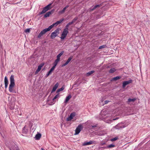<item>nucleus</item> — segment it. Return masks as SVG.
I'll use <instances>...</instances> for the list:
<instances>
[{"mask_svg": "<svg viewBox=\"0 0 150 150\" xmlns=\"http://www.w3.org/2000/svg\"><path fill=\"white\" fill-rule=\"evenodd\" d=\"M106 47V45H103L101 46H100L99 47V49H101L105 48Z\"/></svg>", "mask_w": 150, "mask_h": 150, "instance_id": "nucleus-34", "label": "nucleus"}, {"mask_svg": "<svg viewBox=\"0 0 150 150\" xmlns=\"http://www.w3.org/2000/svg\"><path fill=\"white\" fill-rule=\"evenodd\" d=\"M73 58V57L71 56L70 57H69L67 61H66V62L64 64H62V67H64L67 65L70 61Z\"/></svg>", "mask_w": 150, "mask_h": 150, "instance_id": "nucleus-11", "label": "nucleus"}, {"mask_svg": "<svg viewBox=\"0 0 150 150\" xmlns=\"http://www.w3.org/2000/svg\"><path fill=\"white\" fill-rule=\"evenodd\" d=\"M96 142L95 141H90L89 142H84L83 144V146H86L87 145H91V144H95Z\"/></svg>", "mask_w": 150, "mask_h": 150, "instance_id": "nucleus-9", "label": "nucleus"}, {"mask_svg": "<svg viewBox=\"0 0 150 150\" xmlns=\"http://www.w3.org/2000/svg\"><path fill=\"white\" fill-rule=\"evenodd\" d=\"M4 83L5 85V88H6L8 86V80L6 76H5L4 78Z\"/></svg>", "mask_w": 150, "mask_h": 150, "instance_id": "nucleus-14", "label": "nucleus"}, {"mask_svg": "<svg viewBox=\"0 0 150 150\" xmlns=\"http://www.w3.org/2000/svg\"><path fill=\"white\" fill-rule=\"evenodd\" d=\"M51 4H49L45 7L44 8L42 11L41 12L39 13V15H40L41 14H42L43 13H45L48 10L50 9L51 8Z\"/></svg>", "mask_w": 150, "mask_h": 150, "instance_id": "nucleus-4", "label": "nucleus"}, {"mask_svg": "<svg viewBox=\"0 0 150 150\" xmlns=\"http://www.w3.org/2000/svg\"><path fill=\"white\" fill-rule=\"evenodd\" d=\"M59 29L58 28L55 31L51 33L50 36L51 38L52 39H54L59 33Z\"/></svg>", "mask_w": 150, "mask_h": 150, "instance_id": "nucleus-5", "label": "nucleus"}, {"mask_svg": "<svg viewBox=\"0 0 150 150\" xmlns=\"http://www.w3.org/2000/svg\"><path fill=\"white\" fill-rule=\"evenodd\" d=\"M109 102V101L108 100H105V101H104V104H107Z\"/></svg>", "mask_w": 150, "mask_h": 150, "instance_id": "nucleus-38", "label": "nucleus"}, {"mask_svg": "<svg viewBox=\"0 0 150 150\" xmlns=\"http://www.w3.org/2000/svg\"><path fill=\"white\" fill-rule=\"evenodd\" d=\"M28 132V129L27 127L26 126H25L23 129V132L24 133H27Z\"/></svg>", "mask_w": 150, "mask_h": 150, "instance_id": "nucleus-22", "label": "nucleus"}, {"mask_svg": "<svg viewBox=\"0 0 150 150\" xmlns=\"http://www.w3.org/2000/svg\"><path fill=\"white\" fill-rule=\"evenodd\" d=\"M73 24L72 22H71L69 23L65 27V28H67L68 29V28L69 26L71 25L72 24Z\"/></svg>", "mask_w": 150, "mask_h": 150, "instance_id": "nucleus-27", "label": "nucleus"}, {"mask_svg": "<svg viewBox=\"0 0 150 150\" xmlns=\"http://www.w3.org/2000/svg\"><path fill=\"white\" fill-rule=\"evenodd\" d=\"M55 68V67L53 66L52 67V68L50 70L52 71L54 70V69Z\"/></svg>", "mask_w": 150, "mask_h": 150, "instance_id": "nucleus-37", "label": "nucleus"}, {"mask_svg": "<svg viewBox=\"0 0 150 150\" xmlns=\"http://www.w3.org/2000/svg\"><path fill=\"white\" fill-rule=\"evenodd\" d=\"M42 150H44L43 148L41 149Z\"/></svg>", "mask_w": 150, "mask_h": 150, "instance_id": "nucleus-44", "label": "nucleus"}, {"mask_svg": "<svg viewBox=\"0 0 150 150\" xmlns=\"http://www.w3.org/2000/svg\"><path fill=\"white\" fill-rule=\"evenodd\" d=\"M41 137V134L40 133H38L35 135V137L36 139L39 140Z\"/></svg>", "mask_w": 150, "mask_h": 150, "instance_id": "nucleus-20", "label": "nucleus"}, {"mask_svg": "<svg viewBox=\"0 0 150 150\" xmlns=\"http://www.w3.org/2000/svg\"><path fill=\"white\" fill-rule=\"evenodd\" d=\"M75 116V114L74 113H71L69 116L67 118V121H69L71 120L73 118V117Z\"/></svg>", "mask_w": 150, "mask_h": 150, "instance_id": "nucleus-10", "label": "nucleus"}, {"mask_svg": "<svg viewBox=\"0 0 150 150\" xmlns=\"http://www.w3.org/2000/svg\"><path fill=\"white\" fill-rule=\"evenodd\" d=\"M118 139V138L117 137H115L114 138H112L111 139V140L112 141H114L117 140Z\"/></svg>", "mask_w": 150, "mask_h": 150, "instance_id": "nucleus-35", "label": "nucleus"}, {"mask_svg": "<svg viewBox=\"0 0 150 150\" xmlns=\"http://www.w3.org/2000/svg\"><path fill=\"white\" fill-rule=\"evenodd\" d=\"M59 85V83H57L54 85L52 90V92H53L56 91L58 88Z\"/></svg>", "mask_w": 150, "mask_h": 150, "instance_id": "nucleus-16", "label": "nucleus"}, {"mask_svg": "<svg viewBox=\"0 0 150 150\" xmlns=\"http://www.w3.org/2000/svg\"><path fill=\"white\" fill-rule=\"evenodd\" d=\"M10 83L9 87V91L11 92L15 93V90L13 89V87L15 85L14 76L11 75L10 79Z\"/></svg>", "mask_w": 150, "mask_h": 150, "instance_id": "nucleus-1", "label": "nucleus"}, {"mask_svg": "<svg viewBox=\"0 0 150 150\" xmlns=\"http://www.w3.org/2000/svg\"><path fill=\"white\" fill-rule=\"evenodd\" d=\"M50 30L49 27L43 29L39 33L38 35V38H40L42 36L45 34L47 32L49 31Z\"/></svg>", "mask_w": 150, "mask_h": 150, "instance_id": "nucleus-3", "label": "nucleus"}, {"mask_svg": "<svg viewBox=\"0 0 150 150\" xmlns=\"http://www.w3.org/2000/svg\"><path fill=\"white\" fill-rule=\"evenodd\" d=\"M71 98V95H68L66 97L64 103H67Z\"/></svg>", "mask_w": 150, "mask_h": 150, "instance_id": "nucleus-18", "label": "nucleus"}, {"mask_svg": "<svg viewBox=\"0 0 150 150\" xmlns=\"http://www.w3.org/2000/svg\"><path fill=\"white\" fill-rule=\"evenodd\" d=\"M96 127V126H92V127Z\"/></svg>", "mask_w": 150, "mask_h": 150, "instance_id": "nucleus-42", "label": "nucleus"}, {"mask_svg": "<svg viewBox=\"0 0 150 150\" xmlns=\"http://www.w3.org/2000/svg\"><path fill=\"white\" fill-rule=\"evenodd\" d=\"M95 72V71L93 70L91 71H90L88 73H87L86 74V76H89L91 75L93 73Z\"/></svg>", "mask_w": 150, "mask_h": 150, "instance_id": "nucleus-24", "label": "nucleus"}, {"mask_svg": "<svg viewBox=\"0 0 150 150\" xmlns=\"http://www.w3.org/2000/svg\"><path fill=\"white\" fill-rule=\"evenodd\" d=\"M60 59H58V58H57L55 61L54 62L56 63H57V64L58 63L59 61H60Z\"/></svg>", "mask_w": 150, "mask_h": 150, "instance_id": "nucleus-36", "label": "nucleus"}, {"mask_svg": "<svg viewBox=\"0 0 150 150\" xmlns=\"http://www.w3.org/2000/svg\"><path fill=\"white\" fill-rule=\"evenodd\" d=\"M53 12V11H51L48 12L44 16V17L45 18H46L48 17H49L50 15L52 14Z\"/></svg>", "mask_w": 150, "mask_h": 150, "instance_id": "nucleus-15", "label": "nucleus"}, {"mask_svg": "<svg viewBox=\"0 0 150 150\" xmlns=\"http://www.w3.org/2000/svg\"><path fill=\"white\" fill-rule=\"evenodd\" d=\"M50 74H49V73H48L47 74H46V76L47 77L49 75H50Z\"/></svg>", "mask_w": 150, "mask_h": 150, "instance_id": "nucleus-41", "label": "nucleus"}, {"mask_svg": "<svg viewBox=\"0 0 150 150\" xmlns=\"http://www.w3.org/2000/svg\"><path fill=\"white\" fill-rule=\"evenodd\" d=\"M132 82V80H130L128 81H124L122 83V87L125 88L127 85L131 83Z\"/></svg>", "mask_w": 150, "mask_h": 150, "instance_id": "nucleus-7", "label": "nucleus"}, {"mask_svg": "<svg viewBox=\"0 0 150 150\" xmlns=\"http://www.w3.org/2000/svg\"><path fill=\"white\" fill-rule=\"evenodd\" d=\"M102 6V4H98L96 5L93 7L92 8H91L89 9V11H93L96 8L98 7H100Z\"/></svg>", "mask_w": 150, "mask_h": 150, "instance_id": "nucleus-12", "label": "nucleus"}, {"mask_svg": "<svg viewBox=\"0 0 150 150\" xmlns=\"http://www.w3.org/2000/svg\"><path fill=\"white\" fill-rule=\"evenodd\" d=\"M78 18L77 17H76L74 18L73 20L72 21V22L73 23H74L78 19Z\"/></svg>", "mask_w": 150, "mask_h": 150, "instance_id": "nucleus-31", "label": "nucleus"}, {"mask_svg": "<svg viewBox=\"0 0 150 150\" xmlns=\"http://www.w3.org/2000/svg\"><path fill=\"white\" fill-rule=\"evenodd\" d=\"M59 96H60L59 93H58L55 96V97L53 98L52 99V101L53 102H52V103L53 104H54V103L56 102V99L57 98H59Z\"/></svg>", "mask_w": 150, "mask_h": 150, "instance_id": "nucleus-13", "label": "nucleus"}, {"mask_svg": "<svg viewBox=\"0 0 150 150\" xmlns=\"http://www.w3.org/2000/svg\"><path fill=\"white\" fill-rule=\"evenodd\" d=\"M16 150H19L18 149H17Z\"/></svg>", "mask_w": 150, "mask_h": 150, "instance_id": "nucleus-45", "label": "nucleus"}, {"mask_svg": "<svg viewBox=\"0 0 150 150\" xmlns=\"http://www.w3.org/2000/svg\"><path fill=\"white\" fill-rule=\"evenodd\" d=\"M115 146L113 144H110L108 146V148H111L112 147H113Z\"/></svg>", "mask_w": 150, "mask_h": 150, "instance_id": "nucleus-33", "label": "nucleus"}, {"mask_svg": "<svg viewBox=\"0 0 150 150\" xmlns=\"http://www.w3.org/2000/svg\"><path fill=\"white\" fill-rule=\"evenodd\" d=\"M52 71H51V70H50L48 72V73H49V74H50L52 72Z\"/></svg>", "mask_w": 150, "mask_h": 150, "instance_id": "nucleus-40", "label": "nucleus"}, {"mask_svg": "<svg viewBox=\"0 0 150 150\" xmlns=\"http://www.w3.org/2000/svg\"><path fill=\"white\" fill-rule=\"evenodd\" d=\"M83 127L81 125H79L77 127L75 130V134L76 135L78 134L81 130L83 129Z\"/></svg>", "mask_w": 150, "mask_h": 150, "instance_id": "nucleus-6", "label": "nucleus"}, {"mask_svg": "<svg viewBox=\"0 0 150 150\" xmlns=\"http://www.w3.org/2000/svg\"><path fill=\"white\" fill-rule=\"evenodd\" d=\"M116 71V69L114 68L111 69L109 71V73H112Z\"/></svg>", "mask_w": 150, "mask_h": 150, "instance_id": "nucleus-26", "label": "nucleus"}, {"mask_svg": "<svg viewBox=\"0 0 150 150\" xmlns=\"http://www.w3.org/2000/svg\"><path fill=\"white\" fill-rule=\"evenodd\" d=\"M43 66V65H40L38 66V69L35 71V73L36 74L38 73L40 70Z\"/></svg>", "mask_w": 150, "mask_h": 150, "instance_id": "nucleus-19", "label": "nucleus"}, {"mask_svg": "<svg viewBox=\"0 0 150 150\" xmlns=\"http://www.w3.org/2000/svg\"><path fill=\"white\" fill-rule=\"evenodd\" d=\"M68 29H69L66 28H65L64 29L60 37L61 39L64 40L66 37L67 34L69 33Z\"/></svg>", "mask_w": 150, "mask_h": 150, "instance_id": "nucleus-2", "label": "nucleus"}, {"mask_svg": "<svg viewBox=\"0 0 150 150\" xmlns=\"http://www.w3.org/2000/svg\"><path fill=\"white\" fill-rule=\"evenodd\" d=\"M125 126L122 124H118L116 125L115 126V128L117 129H121L124 128Z\"/></svg>", "mask_w": 150, "mask_h": 150, "instance_id": "nucleus-8", "label": "nucleus"}, {"mask_svg": "<svg viewBox=\"0 0 150 150\" xmlns=\"http://www.w3.org/2000/svg\"><path fill=\"white\" fill-rule=\"evenodd\" d=\"M64 52V51H62L60 53H59L57 57V58L60 59V57L63 54Z\"/></svg>", "mask_w": 150, "mask_h": 150, "instance_id": "nucleus-25", "label": "nucleus"}, {"mask_svg": "<svg viewBox=\"0 0 150 150\" xmlns=\"http://www.w3.org/2000/svg\"><path fill=\"white\" fill-rule=\"evenodd\" d=\"M116 119H117V118H116V119H113V120H116Z\"/></svg>", "mask_w": 150, "mask_h": 150, "instance_id": "nucleus-43", "label": "nucleus"}, {"mask_svg": "<svg viewBox=\"0 0 150 150\" xmlns=\"http://www.w3.org/2000/svg\"><path fill=\"white\" fill-rule=\"evenodd\" d=\"M57 63H56L55 62H54V65L53 66H54V67H55L57 66Z\"/></svg>", "mask_w": 150, "mask_h": 150, "instance_id": "nucleus-39", "label": "nucleus"}, {"mask_svg": "<svg viewBox=\"0 0 150 150\" xmlns=\"http://www.w3.org/2000/svg\"><path fill=\"white\" fill-rule=\"evenodd\" d=\"M58 25V24H57V23L56 22V23L53 24L52 25L48 27H49V28L50 29V30L54 26H56Z\"/></svg>", "mask_w": 150, "mask_h": 150, "instance_id": "nucleus-17", "label": "nucleus"}, {"mask_svg": "<svg viewBox=\"0 0 150 150\" xmlns=\"http://www.w3.org/2000/svg\"><path fill=\"white\" fill-rule=\"evenodd\" d=\"M30 28H28V29H26L25 30V32L26 33H30Z\"/></svg>", "mask_w": 150, "mask_h": 150, "instance_id": "nucleus-32", "label": "nucleus"}, {"mask_svg": "<svg viewBox=\"0 0 150 150\" xmlns=\"http://www.w3.org/2000/svg\"><path fill=\"white\" fill-rule=\"evenodd\" d=\"M136 100L135 98H129L128 99V102H134Z\"/></svg>", "mask_w": 150, "mask_h": 150, "instance_id": "nucleus-28", "label": "nucleus"}, {"mask_svg": "<svg viewBox=\"0 0 150 150\" xmlns=\"http://www.w3.org/2000/svg\"><path fill=\"white\" fill-rule=\"evenodd\" d=\"M121 78V76H117L116 77L113 78H112V80H113V81H115L119 79H120Z\"/></svg>", "mask_w": 150, "mask_h": 150, "instance_id": "nucleus-23", "label": "nucleus"}, {"mask_svg": "<svg viewBox=\"0 0 150 150\" xmlns=\"http://www.w3.org/2000/svg\"><path fill=\"white\" fill-rule=\"evenodd\" d=\"M68 7H69V6H68V5L67 6L65 7L62 10L60 11L59 12V13L61 14L63 13H64V12L66 9Z\"/></svg>", "mask_w": 150, "mask_h": 150, "instance_id": "nucleus-21", "label": "nucleus"}, {"mask_svg": "<svg viewBox=\"0 0 150 150\" xmlns=\"http://www.w3.org/2000/svg\"><path fill=\"white\" fill-rule=\"evenodd\" d=\"M64 89V88L63 87H61V88L58 89L57 90V92H59L60 91H61L62 90H63Z\"/></svg>", "mask_w": 150, "mask_h": 150, "instance_id": "nucleus-30", "label": "nucleus"}, {"mask_svg": "<svg viewBox=\"0 0 150 150\" xmlns=\"http://www.w3.org/2000/svg\"><path fill=\"white\" fill-rule=\"evenodd\" d=\"M64 20V18H62V19H61L59 21H57V24H59L60 23H61Z\"/></svg>", "mask_w": 150, "mask_h": 150, "instance_id": "nucleus-29", "label": "nucleus"}]
</instances>
